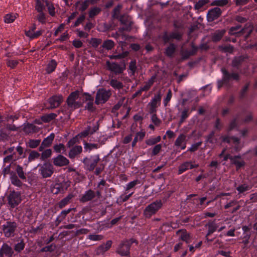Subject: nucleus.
<instances>
[{
    "label": "nucleus",
    "mask_w": 257,
    "mask_h": 257,
    "mask_svg": "<svg viewBox=\"0 0 257 257\" xmlns=\"http://www.w3.org/2000/svg\"><path fill=\"white\" fill-rule=\"evenodd\" d=\"M162 205L160 200L155 201L149 205L144 210V215L150 218L152 215L155 214Z\"/></svg>",
    "instance_id": "nucleus-1"
},
{
    "label": "nucleus",
    "mask_w": 257,
    "mask_h": 257,
    "mask_svg": "<svg viewBox=\"0 0 257 257\" xmlns=\"http://www.w3.org/2000/svg\"><path fill=\"white\" fill-rule=\"evenodd\" d=\"M111 91L103 88L99 89L96 93L95 102L97 104L105 103L110 97Z\"/></svg>",
    "instance_id": "nucleus-2"
},
{
    "label": "nucleus",
    "mask_w": 257,
    "mask_h": 257,
    "mask_svg": "<svg viewBox=\"0 0 257 257\" xmlns=\"http://www.w3.org/2000/svg\"><path fill=\"white\" fill-rule=\"evenodd\" d=\"M8 200L9 204L11 207H15L21 201L20 193L15 191L11 192L8 197Z\"/></svg>",
    "instance_id": "nucleus-3"
},
{
    "label": "nucleus",
    "mask_w": 257,
    "mask_h": 257,
    "mask_svg": "<svg viewBox=\"0 0 257 257\" xmlns=\"http://www.w3.org/2000/svg\"><path fill=\"white\" fill-rule=\"evenodd\" d=\"M99 161V157L98 156H91L89 158H85L83 160V163L87 168L89 170H92L94 169Z\"/></svg>",
    "instance_id": "nucleus-4"
},
{
    "label": "nucleus",
    "mask_w": 257,
    "mask_h": 257,
    "mask_svg": "<svg viewBox=\"0 0 257 257\" xmlns=\"http://www.w3.org/2000/svg\"><path fill=\"white\" fill-rule=\"evenodd\" d=\"M79 92L75 91L71 93L67 98V104L69 107L72 108H76L79 107L80 103L77 101L78 98Z\"/></svg>",
    "instance_id": "nucleus-5"
},
{
    "label": "nucleus",
    "mask_w": 257,
    "mask_h": 257,
    "mask_svg": "<svg viewBox=\"0 0 257 257\" xmlns=\"http://www.w3.org/2000/svg\"><path fill=\"white\" fill-rule=\"evenodd\" d=\"M16 228V223L12 222H7L3 225V231L6 236L10 237L14 235Z\"/></svg>",
    "instance_id": "nucleus-6"
},
{
    "label": "nucleus",
    "mask_w": 257,
    "mask_h": 257,
    "mask_svg": "<svg viewBox=\"0 0 257 257\" xmlns=\"http://www.w3.org/2000/svg\"><path fill=\"white\" fill-rule=\"evenodd\" d=\"M40 172L43 177H50L53 173V166L49 163H45L41 166Z\"/></svg>",
    "instance_id": "nucleus-7"
},
{
    "label": "nucleus",
    "mask_w": 257,
    "mask_h": 257,
    "mask_svg": "<svg viewBox=\"0 0 257 257\" xmlns=\"http://www.w3.org/2000/svg\"><path fill=\"white\" fill-rule=\"evenodd\" d=\"M122 242L117 249V252L121 256H128L130 254V249L131 243H124Z\"/></svg>",
    "instance_id": "nucleus-8"
},
{
    "label": "nucleus",
    "mask_w": 257,
    "mask_h": 257,
    "mask_svg": "<svg viewBox=\"0 0 257 257\" xmlns=\"http://www.w3.org/2000/svg\"><path fill=\"white\" fill-rule=\"evenodd\" d=\"M221 14V11L220 8L215 7L209 10L207 13V18L208 21L212 22L217 19Z\"/></svg>",
    "instance_id": "nucleus-9"
},
{
    "label": "nucleus",
    "mask_w": 257,
    "mask_h": 257,
    "mask_svg": "<svg viewBox=\"0 0 257 257\" xmlns=\"http://www.w3.org/2000/svg\"><path fill=\"white\" fill-rule=\"evenodd\" d=\"M106 65L109 70L115 74L121 73L125 68L124 65L120 66L116 63H111L109 61L106 62Z\"/></svg>",
    "instance_id": "nucleus-10"
},
{
    "label": "nucleus",
    "mask_w": 257,
    "mask_h": 257,
    "mask_svg": "<svg viewBox=\"0 0 257 257\" xmlns=\"http://www.w3.org/2000/svg\"><path fill=\"white\" fill-rule=\"evenodd\" d=\"M14 253L13 248L7 244H4L0 249V257H12Z\"/></svg>",
    "instance_id": "nucleus-11"
},
{
    "label": "nucleus",
    "mask_w": 257,
    "mask_h": 257,
    "mask_svg": "<svg viewBox=\"0 0 257 257\" xmlns=\"http://www.w3.org/2000/svg\"><path fill=\"white\" fill-rule=\"evenodd\" d=\"M69 160L62 155H58L53 159V163L57 166H63L68 164Z\"/></svg>",
    "instance_id": "nucleus-12"
},
{
    "label": "nucleus",
    "mask_w": 257,
    "mask_h": 257,
    "mask_svg": "<svg viewBox=\"0 0 257 257\" xmlns=\"http://www.w3.org/2000/svg\"><path fill=\"white\" fill-rule=\"evenodd\" d=\"M112 242H106L99 246L96 249L95 252L97 255H102L111 246Z\"/></svg>",
    "instance_id": "nucleus-13"
},
{
    "label": "nucleus",
    "mask_w": 257,
    "mask_h": 257,
    "mask_svg": "<svg viewBox=\"0 0 257 257\" xmlns=\"http://www.w3.org/2000/svg\"><path fill=\"white\" fill-rule=\"evenodd\" d=\"M198 166L197 164H193L192 162H186L179 166L178 173L181 174L189 169H191Z\"/></svg>",
    "instance_id": "nucleus-14"
},
{
    "label": "nucleus",
    "mask_w": 257,
    "mask_h": 257,
    "mask_svg": "<svg viewBox=\"0 0 257 257\" xmlns=\"http://www.w3.org/2000/svg\"><path fill=\"white\" fill-rule=\"evenodd\" d=\"M230 159L232 163L234 164L237 168L241 167L244 164L243 160L239 157H232L230 155H228L225 156L224 160H227Z\"/></svg>",
    "instance_id": "nucleus-15"
},
{
    "label": "nucleus",
    "mask_w": 257,
    "mask_h": 257,
    "mask_svg": "<svg viewBox=\"0 0 257 257\" xmlns=\"http://www.w3.org/2000/svg\"><path fill=\"white\" fill-rule=\"evenodd\" d=\"M63 101L62 96H54L49 99V103L51 108H56L58 107Z\"/></svg>",
    "instance_id": "nucleus-16"
},
{
    "label": "nucleus",
    "mask_w": 257,
    "mask_h": 257,
    "mask_svg": "<svg viewBox=\"0 0 257 257\" xmlns=\"http://www.w3.org/2000/svg\"><path fill=\"white\" fill-rule=\"evenodd\" d=\"M221 71L223 74L222 83L231 79L237 80L238 78V75L236 73L229 74L225 69H222Z\"/></svg>",
    "instance_id": "nucleus-17"
},
{
    "label": "nucleus",
    "mask_w": 257,
    "mask_h": 257,
    "mask_svg": "<svg viewBox=\"0 0 257 257\" xmlns=\"http://www.w3.org/2000/svg\"><path fill=\"white\" fill-rule=\"evenodd\" d=\"M176 235L179 239L182 241H187L191 239V237L186 230L181 229L178 230L176 233Z\"/></svg>",
    "instance_id": "nucleus-18"
},
{
    "label": "nucleus",
    "mask_w": 257,
    "mask_h": 257,
    "mask_svg": "<svg viewBox=\"0 0 257 257\" xmlns=\"http://www.w3.org/2000/svg\"><path fill=\"white\" fill-rule=\"evenodd\" d=\"M55 137L54 133H51L49 136L46 138L42 142L41 146L40 147V151H42L45 147L49 146L52 143Z\"/></svg>",
    "instance_id": "nucleus-19"
},
{
    "label": "nucleus",
    "mask_w": 257,
    "mask_h": 257,
    "mask_svg": "<svg viewBox=\"0 0 257 257\" xmlns=\"http://www.w3.org/2000/svg\"><path fill=\"white\" fill-rule=\"evenodd\" d=\"M186 136L183 135H180L176 140L175 145L181 148L182 150H184L186 148Z\"/></svg>",
    "instance_id": "nucleus-20"
},
{
    "label": "nucleus",
    "mask_w": 257,
    "mask_h": 257,
    "mask_svg": "<svg viewBox=\"0 0 257 257\" xmlns=\"http://www.w3.org/2000/svg\"><path fill=\"white\" fill-rule=\"evenodd\" d=\"M161 99V95L160 93L156 95L152 99L151 101L149 103L151 107V111H154L157 106L158 103H160Z\"/></svg>",
    "instance_id": "nucleus-21"
},
{
    "label": "nucleus",
    "mask_w": 257,
    "mask_h": 257,
    "mask_svg": "<svg viewBox=\"0 0 257 257\" xmlns=\"http://www.w3.org/2000/svg\"><path fill=\"white\" fill-rule=\"evenodd\" d=\"M98 129V127L97 125L94 126L93 128H91V126H89L86 130L80 133L78 136H80V138H83L87 136L89 134H92L94 132H96Z\"/></svg>",
    "instance_id": "nucleus-22"
},
{
    "label": "nucleus",
    "mask_w": 257,
    "mask_h": 257,
    "mask_svg": "<svg viewBox=\"0 0 257 257\" xmlns=\"http://www.w3.org/2000/svg\"><path fill=\"white\" fill-rule=\"evenodd\" d=\"M82 150V147L80 146H75L70 151L69 157L70 158H74L76 155L80 154Z\"/></svg>",
    "instance_id": "nucleus-23"
},
{
    "label": "nucleus",
    "mask_w": 257,
    "mask_h": 257,
    "mask_svg": "<svg viewBox=\"0 0 257 257\" xmlns=\"http://www.w3.org/2000/svg\"><path fill=\"white\" fill-rule=\"evenodd\" d=\"M95 196L94 192L92 190H88L85 192L80 199L82 202H86L92 199Z\"/></svg>",
    "instance_id": "nucleus-24"
},
{
    "label": "nucleus",
    "mask_w": 257,
    "mask_h": 257,
    "mask_svg": "<svg viewBox=\"0 0 257 257\" xmlns=\"http://www.w3.org/2000/svg\"><path fill=\"white\" fill-rule=\"evenodd\" d=\"M89 6V1L86 0L83 2H77L76 4V7L77 9L81 11H84L85 10L87 9Z\"/></svg>",
    "instance_id": "nucleus-25"
},
{
    "label": "nucleus",
    "mask_w": 257,
    "mask_h": 257,
    "mask_svg": "<svg viewBox=\"0 0 257 257\" xmlns=\"http://www.w3.org/2000/svg\"><path fill=\"white\" fill-rule=\"evenodd\" d=\"M17 14H8L4 18V21L6 23H11L13 22L17 17Z\"/></svg>",
    "instance_id": "nucleus-26"
},
{
    "label": "nucleus",
    "mask_w": 257,
    "mask_h": 257,
    "mask_svg": "<svg viewBox=\"0 0 257 257\" xmlns=\"http://www.w3.org/2000/svg\"><path fill=\"white\" fill-rule=\"evenodd\" d=\"M218 244L219 245V249L217 251V253L219 254H220L223 256L225 257H231L230 256V251L226 250V248H222L221 247L220 243H222V242H218Z\"/></svg>",
    "instance_id": "nucleus-27"
},
{
    "label": "nucleus",
    "mask_w": 257,
    "mask_h": 257,
    "mask_svg": "<svg viewBox=\"0 0 257 257\" xmlns=\"http://www.w3.org/2000/svg\"><path fill=\"white\" fill-rule=\"evenodd\" d=\"M56 65V62L54 60H51L47 66L46 71L48 73H51L55 69Z\"/></svg>",
    "instance_id": "nucleus-28"
},
{
    "label": "nucleus",
    "mask_w": 257,
    "mask_h": 257,
    "mask_svg": "<svg viewBox=\"0 0 257 257\" xmlns=\"http://www.w3.org/2000/svg\"><path fill=\"white\" fill-rule=\"evenodd\" d=\"M161 141V137L158 136L156 138H151L146 140V143L149 146H153Z\"/></svg>",
    "instance_id": "nucleus-29"
},
{
    "label": "nucleus",
    "mask_w": 257,
    "mask_h": 257,
    "mask_svg": "<svg viewBox=\"0 0 257 257\" xmlns=\"http://www.w3.org/2000/svg\"><path fill=\"white\" fill-rule=\"evenodd\" d=\"M16 172H17L19 177L21 179L25 180L26 179V175H25L26 174L23 171V168L21 166L17 165L16 167Z\"/></svg>",
    "instance_id": "nucleus-30"
},
{
    "label": "nucleus",
    "mask_w": 257,
    "mask_h": 257,
    "mask_svg": "<svg viewBox=\"0 0 257 257\" xmlns=\"http://www.w3.org/2000/svg\"><path fill=\"white\" fill-rule=\"evenodd\" d=\"M110 84L113 88L117 89H119L123 87L122 83L115 79L111 80Z\"/></svg>",
    "instance_id": "nucleus-31"
},
{
    "label": "nucleus",
    "mask_w": 257,
    "mask_h": 257,
    "mask_svg": "<svg viewBox=\"0 0 257 257\" xmlns=\"http://www.w3.org/2000/svg\"><path fill=\"white\" fill-rule=\"evenodd\" d=\"M36 126L33 124H27L24 127V131L26 133L29 134L35 132Z\"/></svg>",
    "instance_id": "nucleus-32"
},
{
    "label": "nucleus",
    "mask_w": 257,
    "mask_h": 257,
    "mask_svg": "<svg viewBox=\"0 0 257 257\" xmlns=\"http://www.w3.org/2000/svg\"><path fill=\"white\" fill-rule=\"evenodd\" d=\"M56 116V114L53 113L45 115L42 117V119L44 122H49L52 119H54Z\"/></svg>",
    "instance_id": "nucleus-33"
},
{
    "label": "nucleus",
    "mask_w": 257,
    "mask_h": 257,
    "mask_svg": "<svg viewBox=\"0 0 257 257\" xmlns=\"http://www.w3.org/2000/svg\"><path fill=\"white\" fill-rule=\"evenodd\" d=\"M224 32L225 31L224 30L215 32L212 37L213 40L214 41H218L220 40L224 35Z\"/></svg>",
    "instance_id": "nucleus-34"
},
{
    "label": "nucleus",
    "mask_w": 257,
    "mask_h": 257,
    "mask_svg": "<svg viewBox=\"0 0 257 257\" xmlns=\"http://www.w3.org/2000/svg\"><path fill=\"white\" fill-rule=\"evenodd\" d=\"M101 10L98 7H94L90 9L89 13V16L90 18H93L97 15L100 12Z\"/></svg>",
    "instance_id": "nucleus-35"
},
{
    "label": "nucleus",
    "mask_w": 257,
    "mask_h": 257,
    "mask_svg": "<svg viewBox=\"0 0 257 257\" xmlns=\"http://www.w3.org/2000/svg\"><path fill=\"white\" fill-rule=\"evenodd\" d=\"M114 46V42L110 40H107L105 41L102 45L103 48L106 49L107 50L111 49Z\"/></svg>",
    "instance_id": "nucleus-36"
},
{
    "label": "nucleus",
    "mask_w": 257,
    "mask_h": 257,
    "mask_svg": "<svg viewBox=\"0 0 257 257\" xmlns=\"http://www.w3.org/2000/svg\"><path fill=\"white\" fill-rule=\"evenodd\" d=\"M241 31H242V33L244 31V30H241L240 29V27L239 26H237L235 27H232L229 31V33L231 35H237L238 33H240Z\"/></svg>",
    "instance_id": "nucleus-37"
},
{
    "label": "nucleus",
    "mask_w": 257,
    "mask_h": 257,
    "mask_svg": "<svg viewBox=\"0 0 257 257\" xmlns=\"http://www.w3.org/2000/svg\"><path fill=\"white\" fill-rule=\"evenodd\" d=\"M36 29L35 25H33L28 31L25 32L26 35L30 39H32V37Z\"/></svg>",
    "instance_id": "nucleus-38"
},
{
    "label": "nucleus",
    "mask_w": 257,
    "mask_h": 257,
    "mask_svg": "<svg viewBox=\"0 0 257 257\" xmlns=\"http://www.w3.org/2000/svg\"><path fill=\"white\" fill-rule=\"evenodd\" d=\"M40 143V140H30L28 142V145L31 148H35Z\"/></svg>",
    "instance_id": "nucleus-39"
},
{
    "label": "nucleus",
    "mask_w": 257,
    "mask_h": 257,
    "mask_svg": "<svg viewBox=\"0 0 257 257\" xmlns=\"http://www.w3.org/2000/svg\"><path fill=\"white\" fill-rule=\"evenodd\" d=\"M54 149L55 151L58 153H63L65 151L64 145L62 144L55 146Z\"/></svg>",
    "instance_id": "nucleus-40"
},
{
    "label": "nucleus",
    "mask_w": 257,
    "mask_h": 257,
    "mask_svg": "<svg viewBox=\"0 0 257 257\" xmlns=\"http://www.w3.org/2000/svg\"><path fill=\"white\" fill-rule=\"evenodd\" d=\"M56 246L53 244L46 246L41 249V251L43 252H52L55 249Z\"/></svg>",
    "instance_id": "nucleus-41"
},
{
    "label": "nucleus",
    "mask_w": 257,
    "mask_h": 257,
    "mask_svg": "<svg viewBox=\"0 0 257 257\" xmlns=\"http://www.w3.org/2000/svg\"><path fill=\"white\" fill-rule=\"evenodd\" d=\"M136 70V61H132L129 65V73H131L132 75L134 74Z\"/></svg>",
    "instance_id": "nucleus-42"
},
{
    "label": "nucleus",
    "mask_w": 257,
    "mask_h": 257,
    "mask_svg": "<svg viewBox=\"0 0 257 257\" xmlns=\"http://www.w3.org/2000/svg\"><path fill=\"white\" fill-rule=\"evenodd\" d=\"M209 0H199L195 6V7L196 9H199L202 7H203L205 5L208 3Z\"/></svg>",
    "instance_id": "nucleus-43"
},
{
    "label": "nucleus",
    "mask_w": 257,
    "mask_h": 257,
    "mask_svg": "<svg viewBox=\"0 0 257 257\" xmlns=\"http://www.w3.org/2000/svg\"><path fill=\"white\" fill-rule=\"evenodd\" d=\"M39 154L36 151H32L30 153L28 159L29 161H32L36 159H37L39 157Z\"/></svg>",
    "instance_id": "nucleus-44"
},
{
    "label": "nucleus",
    "mask_w": 257,
    "mask_h": 257,
    "mask_svg": "<svg viewBox=\"0 0 257 257\" xmlns=\"http://www.w3.org/2000/svg\"><path fill=\"white\" fill-rule=\"evenodd\" d=\"M12 183L16 186H20L21 185V182L16 175H13L11 177Z\"/></svg>",
    "instance_id": "nucleus-45"
},
{
    "label": "nucleus",
    "mask_w": 257,
    "mask_h": 257,
    "mask_svg": "<svg viewBox=\"0 0 257 257\" xmlns=\"http://www.w3.org/2000/svg\"><path fill=\"white\" fill-rule=\"evenodd\" d=\"M72 198V196L69 195L67 197L65 198L63 200H62L59 203V207L60 208L63 207L65 205H66L69 201L70 199Z\"/></svg>",
    "instance_id": "nucleus-46"
},
{
    "label": "nucleus",
    "mask_w": 257,
    "mask_h": 257,
    "mask_svg": "<svg viewBox=\"0 0 257 257\" xmlns=\"http://www.w3.org/2000/svg\"><path fill=\"white\" fill-rule=\"evenodd\" d=\"M175 47L174 45H170L166 49V53L168 56H171L174 52Z\"/></svg>",
    "instance_id": "nucleus-47"
},
{
    "label": "nucleus",
    "mask_w": 257,
    "mask_h": 257,
    "mask_svg": "<svg viewBox=\"0 0 257 257\" xmlns=\"http://www.w3.org/2000/svg\"><path fill=\"white\" fill-rule=\"evenodd\" d=\"M52 154V151L51 149H47L43 151L42 153V158L44 160L51 156Z\"/></svg>",
    "instance_id": "nucleus-48"
},
{
    "label": "nucleus",
    "mask_w": 257,
    "mask_h": 257,
    "mask_svg": "<svg viewBox=\"0 0 257 257\" xmlns=\"http://www.w3.org/2000/svg\"><path fill=\"white\" fill-rule=\"evenodd\" d=\"M25 247L24 242H19L15 246V250L18 252L21 251Z\"/></svg>",
    "instance_id": "nucleus-49"
},
{
    "label": "nucleus",
    "mask_w": 257,
    "mask_h": 257,
    "mask_svg": "<svg viewBox=\"0 0 257 257\" xmlns=\"http://www.w3.org/2000/svg\"><path fill=\"white\" fill-rule=\"evenodd\" d=\"M101 40L99 39L92 38L90 40V44L93 47H97L100 43Z\"/></svg>",
    "instance_id": "nucleus-50"
},
{
    "label": "nucleus",
    "mask_w": 257,
    "mask_h": 257,
    "mask_svg": "<svg viewBox=\"0 0 257 257\" xmlns=\"http://www.w3.org/2000/svg\"><path fill=\"white\" fill-rule=\"evenodd\" d=\"M18 63V61L14 59L9 60L7 62L8 66L11 68H14L17 65Z\"/></svg>",
    "instance_id": "nucleus-51"
},
{
    "label": "nucleus",
    "mask_w": 257,
    "mask_h": 257,
    "mask_svg": "<svg viewBox=\"0 0 257 257\" xmlns=\"http://www.w3.org/2000/svg\"><path fill=\"white\" fill-rule=\"evenodd\" d=\"M162 149V145L161 144H158L156 145L152 150L153 155H156L158 154Z\"/></svg>",
    "instance_id": "nucleus-52"
},
{
    "label": "nucleus",
    "mask_w": 257,
    "mask_h": 257,
    "mask_svg": "<svg viewBox=\"0 0 257 257\" xmlns=\"http://www.w3.org/2000/svg\"><path fill=\"white\" fill-rule=\"evenodd\" d=\"M88 239L94 241L100 240L103 239V236L100 235L92 234L89 236Z\"/></svg>",
    "instance_id": "nucleus-53"
},
{
    "label": "nucleus",
    "mask_w": 257,
    "mask_h": 257,
    "mask_svg": "<svg viewBox=\"0 0 257 257\" xmlns=\"http://www.w3.org/2000/svg\"><path fill=\"white\" fill-rule=\"evenodd\" d=\"M249 189V187L244 184L239 186L237 188V190L239 193H243L244 191L248 190Z\"/></svg>",
    "instance_id": "nucleus-54"
},
{
    "label": "nucleus",
    "mask_w": 257,
    "mask_h": 257,
    "mask_svg": "<svg viewBox=\"0 0 257 257\" xmlns=\"http://www.w3.org/2000/svg\"><path fill=\"white\" fill-rule=\"evenodd\" d=\"M228 3V0H216L214 5L218 6H224Z\"/></svg>",
    "instance_id": "nucleus-55"
},
{
    "label": "nucleus",
    "mask_w": 257,
    "mask_h": 257,
    "mask_svg": "<svg viewBox=\"0 0 257 257\" xmlns=\"http://www.w3.org/2000/svg\"><path fill=\"white\" fill-rule=\"evenodd\" d=\"M153 83V79H151L149 80L147 84H146L145 85H144L143 87H142L140 90V91H146L148 90L150 86L152 85Z\"/></svg>",
    "instance_id": "nucleus-56"
},
{
    "label": "nucleus",
    "mask_w": 257,
    "mask_h": 257,
    "mask_svg": "<svg viewBox=\"0 0 257 257\" xmlns=\"http://www.w3.org/2000/svg\"><path fill=\"white\" fill-rule=\"evenodd\" d=\"M224 142H227L228 143H233L234 145L236 146L238 143V140L237 138H231L229 139L227 138H225L224 139Z\"/></svg>",
    "instance_id": "nucleus-57"
},
{
    "label": "nucleus",
    "mask_w": 257,
    "mask_h": 257,
    "mask_svg": "<svg viewBox=\"0 0 257 257\" xmlns=\"http://www.w3.org/2000/svg\"><path fill=\"white\" fill-rule=\"evenodd\" d=\"M200 145H201L200 142L194 144L192 145L191 146V147L189 148V149L188 150L190 151V152H194L197 150V149L200 146Z\"/></svg>",
    "instance_id": "nucleus-58"
},
{
    "label": "nucleus",
    "mask_w": 257,
    "mask_h": 257,
    "mask_svg": "<svg viewBox=\"0 0 257 257\" xmlns=\"http://www.w3.org/2000/svg\"><path fill=\"white\" fill-rule=\"evenodd\" d=\"M36 9L39 13H41L43 11V6L39 0L36 2Z\"/></svg>",
    "instance_id": "nucleus-59"
},
{
    "label": "nucleus",
    "mask_w": 257,
    "mask_h": 257,
    "mask_svg": "<svg viewBox=\"0 0 257 257\" xmlns=\"http://www.w3.org/2000/svg\"><path fill=\"white\" fill-rule=\"evenodd\" d=\"M85 19V16L84 15H81L79 16V17L77 19V21L75 22L74 24V27H77L80 23H81Z\"/></svg>",
    "instance_id": "nucleus-60"
},
{
    "label": "nucleus",
    "mask_w": 257,
    "mask_h": 257,
    "mask_svg": "<svg viewBox=\"0 0 257 257\" xmlns=\"http://www.w3.org/2000/svg\"><path fill=\"white\" fill-rule=\"evenodd\" d=\"M208 233L213 232L216 228V226L215 223H211L208 224Z\"/></svg>",
    "instance_id": "nucleus-61"
},
{
    "label": "nucleus",
    "mask_w": 257,
    "mask_h": 257,
    "mask_svg": "<svg viewBox=\"0 0 257 257\" xmlns=\"http://www.w3.org/2000/svg\"><path fill=\"white\" fill-rule=\"evenodd\" d=\"M172 97V93L171 91L169 90L168 91V92L167 93V95L165 98V99L164 100V102L165 105H167V103L170 100Z\"/></svg>",
    "instance_id": "nucleus-62"
},
{
    "label": "nucleus",
    "mask_w": 257,
    "mask_h": 257,
    "mask_svg": "<svg viewBox=\"0 0 257 257\" xmlns=\"http://www.w3.org/2000/svg\"><path fill=\"white\" fill-rule=\"evenodd\" d=\"M137 182L138 181L137 180L129 182L126 186V190H129L134 187L137 184Z\"/></svg>",
    "instance_id": "nucleus-63"
},
{
    "label": "nucleus",
    "mask_w": 257,
    "mask_h": 257,
    "mask_svg": "<svg viewBox=\"0 0 257 257\" xmlns=\"http://www.w3.org/2000/svg\"><path fill=\"white\" fill-rule=\"evenodd\" d=\"M71 208H69L67 210H63L60 215L58 217H61V219H63L64 218H65V216H66V215L70 212V211H71Z\"/></svg>",
    "instance_id": "nucleus-64"
}]
</instances>
